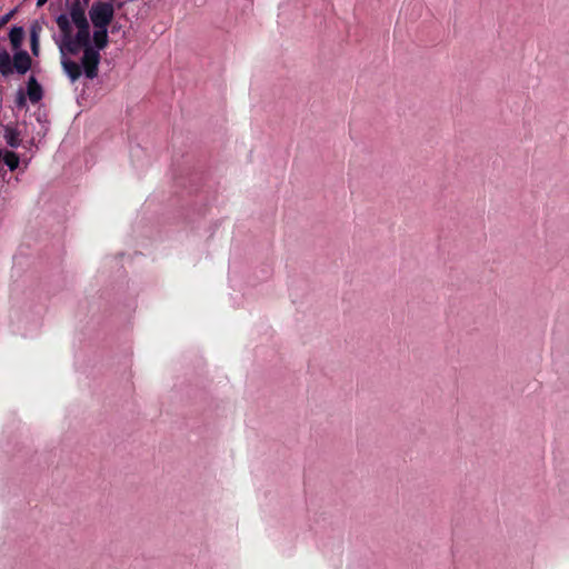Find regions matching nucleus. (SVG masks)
<instances>
[{
    "label": "nucleus",
    "mask_w": 569,
    "mask_h": 569,
    "mask_svg": "<svg viewBox=\"0 0 569 569\" xmlns=\"http://www.w3.org/2000/svg\"><path fill=\"white\" fill-rule=\"evenodd\" d=\"M31 51L34 56L39 53V42L36 32L31 33Z\"/></svg>",
    "instance_id": "13"
},
{
    "label": "nucleus",
    "mask_w": 569,
    "mask_h": 569,
    "mask_svg": "<svg viewBox=\"0 0 569 569\" xmlns=\"http://www.w3.org/2000/svg\"><path fill=\"white\" fill-rule=\"evenodd\" d=\"M47 1H48V0H38V1H37V6H38V7H42V6H44V3H46Z\"/></svg>",
    "instance_id": "15"
},
{
    "label": "nucleus",
    "mask_w": 569,
    "mask_h": 569,
    "mask_svg": "<svg viewBox=\"0 0 569 569\" xmlns=\"http://www.w3.org/2000/svg\"><path fill=\"white\" fill-rule=\"evenodd\" d=\"M63 71L67 73L71 82L77 81L82 73L81 66L71 59H62Z\"/></svg>",
    "instance_id": "8"
},
{
    "label": "nucleus",
    "mask_w": 569,
    "mask_h": 569,
    "mask_svg": "<svg viewBox=\"0 0 569 569\" xmlns=\"http://www.w3.org/2000/svg\"><path fill=\"white\" fill-rule=\"evenodd\" d=\"M11 18V13H8L6 16H3L1 19H0V28L3 27L6 23H8V21L10 20Z\"/></svg>",
    "instance_id": "14"
},
{
    "label": "nucleus",
    "mask_w": 569,
    "mask_h": 569,
    "mask_svg": "<svg viewBox=\"0 0 569 569\" xmlns=\"http://www.w3.org/2000/svg\"><path fill=\"white\" fill-rule=\"evenodd\" d=\"M56 23L62 36V44L60 47L62 52H68L76 56L80 50L86 48H93L90 41V23L89 21L74 23L77 28L76 34L72 32L71 22L67 14H60L56 18Z\"/></svg>",
    "instance_id": "1"
},
{
    "label": "nucleus",
    "mask_w": 569,
    "mask_h": 569,
    "mask_svg": "<svg viewBox=\"0 0 569 569\" xmlns=\"http://www.w3.org/2000/svg\"><path fill=\"white\" fill-rule=\"evenodd\" d=\"M93 48L99 52L108 47L109 36L108 28H94L92 34Z\"/></svg>",
    "instance_id": "7"
},
{
    "label": "nucleus",
    "mask_w": 569,
    "mask_h": 569,
    "mask_svg": "<svg viewBox=\"0 0 569 569\" xmlns=\"http://www.w3.org/2000/svg\"><path fill=\"white\" fill-rule=\"evenodd\" d=\"M24 37V30L22 27H13L10 30L9 39L13 50L19 51Z\"/></svg>",
    "instance_id": "10"
},
{
    "label": "nucleus",
    "mask_w": 569,
    "mask_h": 569,
    "mask_svg": "<svg viewBox=\"0 0 569 569\" xmlns=\"http://www.w3.org/2000/svg\"><path fill=\"white\" fill-rule=\"evenodd\" d=\"M32 66V59L26 50H19L11 57L7 50L0 51V74L9 77L13 72L26 74Z\"/></svg>",
    "instance_id": "2"
},
{
    "label": "nucleus",
    "mask_w": 569,
    "mask_h": 569,
    "mask_svg": "<svg viewBox=\"0 0 569 569\" xmlns=\"http://www.w3.org/2000/svg\"><path fill=\"white\" fill-rule=\"evenodd\" d=\"M2 159H3L4 163L9 167V169L11 171L16 170L18 168V166H19V157L13 151H7L2 156Z\"/></svg>",
    "instance_id": "11"
},
{
    "label": "nucleus",
    "mask_w": 569,
    "mask_h": 569,
    "mask_svg": "<svg viewBox=\"0 0 569 569\" xmlns=\"http://www.w3.org/2000/svg\"><path fill=\"white\" fill-rule=\"evenodd\" d=\"M89 17L94 28H108L114 17L113 4L97 1L89 9Z\"/></svg>",
    "instance_id": "3"
},
{
    "label": "nucleus",
    "mask_w": 569,
    "mask_h": 569,
    "mask_svg": "<svg viewBox=\"0 0 569 569\" xmlns=\"http://www.w3.org/2000/svg\"><path fill=\"white\" fill-rule=\"evenodd\" d=\"M101 56L94 48H86L81 58V66L88 79H94L99 72Z\"/></svg>",
    "instance_id": "4"
},
{
    "label": "nucleus",
    "mask_w": 569,
    "mask_h": 569,
    "mask_svg": "<svg viewBox=\"0 0 569 569\" xmlns=\"http://www.w3.org/2000/svg\"><path fill=\"white\" fill-rule=\"evenodd\" d=\"M27 99L28 97L26 96V93L23 92V90H19L17 92V97H16V106L20 109H23L26 106H27Z\"/></svg>",
    "instance_id": "12"
},
{
    "label": "nucleus",
    "mask_w": 569,
    "mask_h": 569,
    "mask_svg": "<svg viewBox=\"0 0 569 569\" xmlns=\"http://www.w3.org/2000/svg\"><path fill=\"white\" fill-rule=\"evenodd\" d=\"M27 97L33 104L43 98V89L34 76L29 77L27 81Z\"/></svg>",
    "instance_id": "6"
},
{
    "label": "nucleus",
    "mask_w": 569,
    "mask_h": 569,
    "mask_svg": "<svg viewBox=\"0 0 569 569\" xmlns=\"http://www.w3.org/2000/svg\"><path fill=\"white\" fill-rule=\"evenodd\" d=\"M4 140L11 148H18L21 143L20 132L17 128L7 126L4 128Z\"/></svg>",
    "instance_id": "9"
},
{
    "label": "nucleus",
    "mask_w": 569,
    "mask_h": 569,
    "mask_svg": "<svg viewBox=\"0 0 569 569\" xmlns=\"http://www.w3.org/2000/svg\"><path fill=\"white\" fill-rule=\"evenodd\" d=\"M89 2L90 0H72L69 8L70 22L72 21V23L74 24L88 21L86 16V9Z\"/></svg>",
    "instance_id": "5"
}]
</instances>
